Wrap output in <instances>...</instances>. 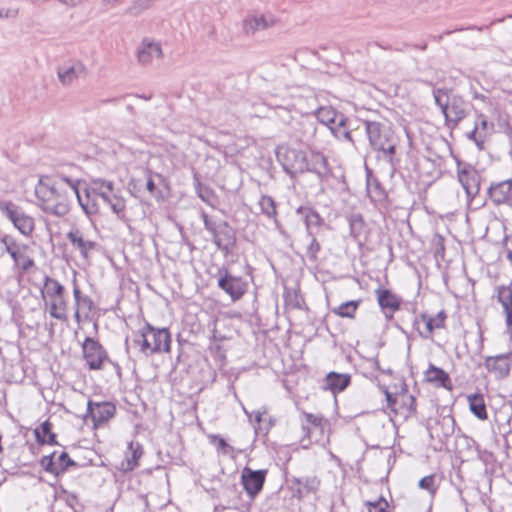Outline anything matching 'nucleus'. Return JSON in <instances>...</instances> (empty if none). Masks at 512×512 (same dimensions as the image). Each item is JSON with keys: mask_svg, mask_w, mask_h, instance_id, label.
<instances>
[{"mask_svg": "<svg viewBox=\"0 0 512 512\" xmlns=\"http://www.w3.org/2000/svg\"><path fill=\"white\" fill-rule=\"evenodd\" d=\"M78 178L62 173L54 176H42L35 187V195L41 209L49 214L64 216L69 211L68 200L78 194Z\"/></svg>", "mask_w": 512, "mask_h": 512, "instance_id": "f257e3e1", "label": "nucleus"}, {"mask_svg": "<svg viewBox=\"0 0 512 512\" xmlns=\"http://www.w3.org/2000/svg\"><path fill=\"white\" fill-rule=\"evenodd\" d=\"M365 132L369 146L376 153V158L386 162L394 172L399 164L396 158L399 137L390 125L384 122L364 120Z\"/></svg>", "mask_w": 512, "mask_h": 512, "instance_id": "f03ea898", "label": "nucleus"}, {"mask_svg": "<svg viewBox=\"0 0 512 512\" xmlns=\"http://www.w3.org/2000/svg\"><path fill=\"white\" fill-rule=\"evenodd\" d=\"M40 293L49 315L56 320L67 321L68 301L65 296V287L55 278L46 275Z\"/></svg>", "mask_w": 512, "mask_h": 512, "instance_id": "7ed1b4c3", "label": "nucleus"}, {"mask_svg": "<svg viewBox=\"0 0 512 512\" xmlns=\"http://www.w3.org/2000/svg\"><path fill=\"white\" fill-rule=\"evenodd\" d=\"M433 97L440 108L448 128H455L467 116L468 104L459 95H448V89H433Z\"/></svg>", "mask_w": 512, "mask_h": 512, "instance_id": "20e7f679", "label": "nucleus"}, {"mask_svg": "<svg viewBox=\"0 0 512 512\" xmlns=\"http://www.w3.org/2000/svg\"><path fill=\"white\" fill-rule=\"evenodd\" d=\"M133 342L146 356L170 351V333L167 328L157 329L151 324L145 326L135 334Z\"/></svg>", "mask_w": 512, "mask_h": 512, "instance_id": "39448f33", "label": "nucleus"}, {"mask_svg": "<svg viewBox=\"0 0 512 512\" xmlns=\"http://www.w3.org/2000/svg\"><path fill=\"white\" fill-rule=\"evenodd\" d=\"M0 212L24 236L34 231V218L28 215L19 205L12 201L0 200Z\"/></svg>", "mask_w": 512, "mask_h": 512, "instance_id": "423d86ee", "label": "nucleus"}, {"mask_svg": "<svg viewBox=\"0 0 512 512\" xmlns=\"http://www.w3.org/2000/svg\"><path fill=\"white\" fill-rule=\"evenodd\" d=\"M277 157L283 170L291 177L307 171V153L303 150L290 147L280 148Z\"/></svg>", "mask_w": 512, "mask_h": 512, "instance_id": "0eeeda50", "label": "nucleus"}, {"mask_svg": "<svg viewBox=\"0 0 512 512\" xmlns=\"http://www.w3.org/2000/svg\"><path fill=\"white\" fill-rule=\"evenodd\" d=\"M217 285L233 301H237L246 293L248 284L240 276L232 275L226 267H221L217 272Z\"/></svg>", "mask_w": 512, "mask_h": 512, "instance_id": "6e6552de", "label": "nucleus"}, {"mask_svg": "<svg viewBox=\"0 0 512 512\" xmlns=\"http://www.w3.org/2000/svg\"><path fill=\"white\" fill-rule=\"evenodd\" d=\"M457 176L466 193V199L475 200L481 187L480 173L472 165L465 164L463 167L458 166Z\"/></svg>", "mask_w": 512, "mask_h": 512, "instance_id": "1a4fd4ad", "label": "nucleus"}, {"mask_svg": "<svg viewBox=\"0 0 512 512\" xmlns=\"http://www.w3.org/2000/svg\"><path fill=\"white\" fill-rule=\"evenodd\" d=\"M267 473V469L253 470L248 466L243 468L241 473V484L244 491L251 499H254L262 491Z\"/></svg>", "mask_w": 512, "mask_h": 512, "instance_id": "9d476101", "label": "nucleus"}, {"mask_svg": "<svg viewBox=\"0 0 512 512\" xmlns=\"http://www.w3.org/2000/svg\"><path fill=\"white\" fill-rule=\"evenodd\" d=\"M487 196L493 205L512 209V179L491 182L487 188Z\"/></svg>", "mask_w": 512, "mask_h": 512, "instance_id": "9b49d317", "label": "nucleus"}, {"mask_svg": "<svg viewBox=\"0 0 512 512\" xmlns=\"http://www.w3.org/2000/svg\"><path fill=\"white\" fill-rule=\"evenodd\" d=\"M84 359L91 370H99L105 360L107 353L101 344L91 337H86L82 345Z\"/></svg>", "mask_w": 512, "mask_h": 512, "instance_id": "f8f14e48", "label": "nucleus"}, {"mask_svg": "<svg viewBox=\"0 0 512 512\" xmlns=\"http://www.w3.org/2000/svg\"><path fill=\"white\" fill-rule=\"evenodd\" d=\"M116 406L112 402H94L89 400L87 403L86 418H90L95 427L108 422L114 417Z\"/></svg>", "mask_w": 512, "mask_h": 512, "instance_id": "ddd939ff", "label": "nucleus"}, {"mask_svg": "<svg viewBox=\"0 0 512 512\" xmlns=\"http://www.w3.org/2000/svg\"><path fill=\"white\" fill-rule=\"evenodd\" d=\"M56 455V452H52L41 458L40 464L46 472L58 476L70 466L77 467V463L69 457L68 453L63 451L57 458Z\"/></svg>", "mask_w": 512, "mask_h": 512, "instance_id": "4468645a", "label": "nucleus"}, {"mask_svg": "<svg viewBox=\"0 0 512 512\" xmlns=\"http://www.w3.org/2000/svg\"><path fill=\"white\" fill-rule=\"evenodd\" d=\"M212 241L227 256L236 245V233L227 221H220V228L212 235Z\"/></svg>", "mask_w": 512, "mask_h": 512, "instance_id": "2eb2a0df", "label": "nucleus"}, {"mask_svg": "<svg viewBox=\"0 0 512 512\" xmlns=\"http://www.w3.org/2000/svg\"><path fill=\"white\" fill-rule=\"evenodd\" d=\"M494 297L501 305L505 317L506 333L512 338V285L497 286Z\"/></svg>", "mask_w": 512, "mask_h": 512, "instance_id": "dca6fc26", "label": "nucleus"}, {"mask_svg": "<svg viewBox=\"0 0 512 512\" xmlns=\"http://www.w3.org/2000/svg\"><path fill=\"white\" fill-rule=\"evenodd\" d=\"M307 171L313 173L322 181H327L332 174L327 158L318 151H311L307 154Z\"/></svg>", "mask_w": 512, "mask_h": 512, "instance_id": "f3484780", "label": "nucleus"}, {"mask_svg": "<svg viewBox=\"0 0 512 512\" xmlns=\"http://www.w3.org/2000/svg\"><path fill=\"white\" fill-rule=\"evenodd\" d=\"M72 248L80 253L83 260L89 261L91 252L96 249L97 243L95 241L86 239L83 232L78 228H72L67 233Z\"/></svg>", "mask_w": 512, "mask_h": 512, "instance_id": "a211bd4d", "label": "nucleus"}, {"mask_svg": "<svg viewBox=\"0 0 512 512\" xmlns=\"http://www.w3.org/2000/svg\"><path fill=\"white\" fill-rule=\"evenodd\" d=\"M511 356V353L488 356L485 358V368L496 378L504 379L510 374Z\"/></svg>", "mask_w": 512, "mask_h": 512, "instance_id": "6ab92c4d", "label": "nucleus"}, {"mask_svg": "<svg viewBox=\"0 0 512 512\" xmlns=\"http://www.w3.org/2000/svg\"><path fill=\"white\" fill-rule=\"evenodd\" d=\"M162 57L160 43L150 39H144L137 49V59L140 65L148 66L155 59Z\"/></svg>", "mask_w": 512, "mask_h": 512, "instance_id": "aec40b11", "label": "nucleus"}, {"mask_svg": "<svg viewBox=\"0 0 512 512\" xmlns=\"http://www.w3.org/2000/svg\"><path fill=\"white\" fill-rule=\"evenodd\" d=\"M366 191L369 199L375 205H382L387 201L388 194L372 171L366 167Z\"/></svg>", "mask_w": 512, "mask_h": 512, "instance_id": "412c9836", "label": "nucleus"}, {"mask_svg": "<svg viewBox=\"0 0 512 512\" xmlns=\"http://www.w3.org/2000/svg\"><path fill=\"white\" fill-rule=\"evenodd\" d=\"M429 433L432 438L443 442L453 435L455 430V420L451 415H445L437 419L434 425L429 427Z\"/></svg>", "mask_w": 512, "mask_h": 512, "instance_id": "4be33fe9", "label": "nucleus"}, {"mask_svg": "<svg viewBox=\"0 0 512 512\" xmlns=\"http://www.w3.org/2000/svg\"><path fill=\"white\" fill-rule=\"evenodd\" d=\"M377 300L386 318H392L393 314L399 310L401 300L392 291L388 289H377Z\"/></svg>", "mask_w": 512, "mask_h": 512, "instance_id": "5701e85b", "label": "nucleus"}, {"mask_svg": "<svg viewBox=\"0 0 512 512\" xmlns=\"http://www.w3.org/2000/svg\"><path fill=\"white\" fill-rule=\"evenodd\" d=\"M425 381L434 384L437 387L446 390H452L453 385L449 374L440 367L430 363L427 370L424 372Z\"/></svg>", "mask_w": 512, "mask_h": 512, "instance_id": "b1692460", "label": "nucleus"}, {"mask_svg": "<svg viewBox=\"0 0 512 512\" xmlns=\"http://www.w3.org/2000/svg\"><path fill=\"white\" fill-rule=\"evenodd\" d=\"M296 213L304 220L307 236L317 234V231L323 224V219L319 213L311 207L300 206Z\"/></svg>", "mask_w": 512, "mask_h": 512, "instance_id": "393cba45", "label": "nucleus"}, {"mask_svg": "<svg viewBox=\"0 0 512 512\" xmlns=\"http://www.w3.org/2000/svg\"><path fill=\"white\" fill-rule=\"evenodd\" d=\"M275 23L272 16L252 15L243 20V31L247 35H253L257 31H262Z\"/></svg>", "mask_w": 512, "mask_h": 512, "instance_id": "a878e982", "label": "nucleus"}, {"mask_svg": "<svg viewBox=\"0 0 512 512\" xmlns=\"http://www.w3.org/2000/svg\"><path fill=\"white\" fill-rule=\"evenodd\" d=\"M351 383V375L347 373L329 372L325 377V389L334 395L344 391Z\"/></svg>", "mask_w": 512, "mask_h": 512, "instance_id": "bb28decb", "label": "nucleus"}, {"mask_svg": "<svg viewBox=\"0 0 512 512\" xmlns=\"http://www.w3.org/2000/svg\"><path fill=\"white\" fill-rule=\"evenodd\" d=\"M76 196L79 205L87 215L96 214L99 210L97 203V196L91 191L89 187L84 188V194L80 192V185L78 186V194Z\"/></svg>", "mask_w": 512, "mask_h": 512, "instance_id": "cd10ccee", "label": "nucleus"}, {"mask_svg": "<svg viewBox=\"0 0 512 512\" xmlns=\"http://www.w3.org/2000/svg\"><path fill=\"white\" fill-rule=\"evenodd\" d=\"M127 448L130 456H128L126 461L121 463L119 467V469L123 472H129L136 469L139 465L138 460L143 454V448L139 442L131 441L128 443Z\"/></svg>", "mask_w": 512, "mask_h": 512, "instance_id": "c85d7f7f", "label": "nucleus"}, {"mask_svg": "<svg viewBox=\"0 0 512 512\" xmlns=\"http://www.w3.org/2000/svg\"><path fill=\"white\" fill-rule=\"evenodd\" d=\"M85 73V67L81 63L63 66L58 69V78L63 85H70Z\"/></svg>", "mask_w": 512, "mask_h": 512, "instance_id": "c756f323", "label": "nucleus"}, {"mask_svg": "<svg viewBox=\"0 0 512 512\" xmlns=\"http://www.w3.org/2000/svg\"><path fill=\"white\" fill-rule=\"evenodd\" d=\"M293 483L298 485L295 496L298 499L304 498L306 495L316 492L319 488V480L316 477L295 478Z\"/></svg>", "mask_w": 512, "mask_h": 512, "instance_id": "7c9ffc66", "label": "nucleus"}, {"mask_svg": "<svg viewBox=\"0 0 512 512\" xmlns=\"http://www.w3.org/2000/svg\"><path fill=\"white\" fill-rule=\"evenodd\" d=\"M469 409L471 413L480 420L488 418L484 397L480 393H474L467 396Z\"/></svg>", "mask_w": 512, "mask_h": 512, "instance_id": "2f4dec72", "label": "nucleus"}, {"mask_svg": "<svg viewBox=\"0 0 512 512\" xmlns=\"http://www.w3.org/2000/svg\"><path fill=\"white\" fill-rule=\"evenodd\" d=\"M88 187L102 201L115 191L114 183L102 178L92 179Z\"/></svg>", "mask_w": 512, "mask_h": 512, "instance_id": "473e14b6", "label": "nucleus"}, {"mask_svg": "<svg viewBox=\"0 0 512 512\" xmlns=\"http://www.w3.org/2000/svg\"><path fill=\"white\" fill-rule=\"evenodd\" d=\"M312 113L321 124L328 128L336 123L338 116L341 114L331 106H319Z\"/></svg>", "mask_w": 512, "mask_h": 512, "instance_id": "72a5a7b5", "label": "nucleus"}, {"mask_svg": "<svg viewBox=\"0 0 512 512\" xmlns=\"http://www.w3.org/2000/svg\"><path fill=\"white\" fill-rule=\"evenodd\" d=\"M331 133L339 140L353 142L351 132L348 128V118L344 114H340L335 124L329 127Z\"/></svg>", "mask_w": 512, "mask_h": 512, "instance_id": "f704fd0d", "label": "nucleus"}, {"mask_svg": "<svg viewBox=\"0 0 512 512\" xmlns=\"http://www.w3.org/2000/svg\"><path fill=\"white\" fill-rule=\"evenodd\" d=\"M103 203L107 205L119 219H125L126 202L123 197L118 195L116 190L111 193L107 199H104Z\"/></svg>", "mask_w": 512, "mask_h": 512, "instance_id": "c9c22d12", "label": "nucleus"}, {"mask_svg": "<svg viewBox=\"0 0 512 512\" xmlns=\"http://www.w3.org/2000/svg\"><path fill=\"white\" fill-rule=\"evenodd\" d=\"M361 300H350L332 309V312L342 318H354Z\"/></svg>", "mask_w": 512, "mask_h": 512, "instance_id": "e433bc0d", "label": "nucleus"}, {"mask_svg": "<svg viewBox=\"0 0 512 512\" xmlns=\"http://www.w3.org/2000/svg\"><path fill=\"white\" fill-rule=\"evenodd\" d=\"M259 206L262 214L270 219H273L274 223L278 225L277 209L274 199L271 196L262 195L259 200Z\"/></svg>", "mask_w": 512, "mask_h": 512, "instance_id": "4c0bfd02", "label": "nucleus"}, {"mask_svg": "<svg viewBox=\"0 0 512 512\" xmlns=\"http://www.w3.org/2000/svg\"><path fill=\"white\" fill-rule=\"evenodd\" d=\"M350 236L357 240L363 233L365 222L361 214H352L349 219Z\"/></svg>", "mask_w": 512, "mask_h": 512, "instance_id": "58836bf2", "label": "nucleus"}, {"mask_svg": "<svg viewBox=\"0 0 512 512\" xmlns=\"http://www.w3.org/2000/svg\"><path fill=\"white\" fill-rule=\"evenodd\" d=\"M422 318L426 323V328H427V331L429 334H432V332L435 329H440L445 326L446 314L443 310L438 312L433 317H428L426 315H422Z\"/></svg>", "mask_w": 512, "mask_h": 512, "instance_id": "ea45409f", "label": "nucleus"}, {"mask_svg": "<svg viewBox=\"0 0 512 512\" xmlns=\"http://www.w3.org/2000/svg\"><path fill=\"white\" fill-rule=\"evenodd\" d=\"M155 0H133L125 10L127 15L136 17L148 10Z\"/></svg>", "mask_w": 512, "mask_h": 512, "instance_id": "a19ab883", "label": "nucleus"}, {"mask_svg": "<svg viewBox=\"0 0 512 512\" xmlns=\"http://www.w3.org/2000/svg\"><path fill=\"white\" fill-rule=\"evenodd\" d=\"M245 414L248 416L249 421L253 423V427L256 434H267L269 428L268 427H262V415L263 413L260 410L253 411L249 413L245 408H243Z\"/></svg>", "mask_w": 512, "mask_h": 512, "instance_id": "79ce46f5", "label": "nucleus"}, {"mask_svg": "<svg viewBox=\"0 0 512 512\" xmlns=\"http://www.w3.org/2000/svg\"><path fill=\"white\" fill-rule=\"evenodd\" d=\"M210 439L211 443L216 445L218 453L234 457L233 454L235 452V449L231 445H229L223 437H221L220 435H212Z\"/></svg>", "mask_w": 512, "mask_h": 512, "instance_id": "37998d69", "label": "nucleus"}, {"mask_svg": "<svg viewBox=\"0 0 512 512\" xmlns=\"http://www.w3.org/2000/svg\"><path fill=\"white\" fill-rule=\"evenodd\" d=\"M304 422L302 423V430L305 435L309 436L310 428L308 425H311L314 428H319L322 423V417L311 414V413H303Z\"/></svg>", "mask_w": 512, "mask_h": 512, "instance_id": "c03bdc74", "label": "nucleus"}, {"mask_svg": "<svg viewBox=\"0 0 512 512\" xmlns=\"http://www.w3.org/2000/svg\"><path fill=\"white\" fill-rule=\"evenodd\" d=\"M24 252L25 249H19L9 255L16 265L21 266L24 270H28L33 265V260L27 258Z\"/></svg>", "mask_w": 512, "mask_h": 512, "instance_id": "a18cd8bd", "label": "nucleus"}, {"mask_svg": "<svg viewBox=\"0 0 512 512\" xmlns=\"http://www.w3.org/2000/svg\"><path fill=\"white\" fill-rule=\"evenodd\" d=\"M0 241L4 245L5 251L8 254H11L12 252L19 249H26V245L20 244L19 242L16 241V239L13 236L9 234H4L1 237Z\"/></svg>", "mask_w": 512, "mask_h": 512, "instance_id": "49530a36", "label": "nucleus"}, {"mask_svg": "<svg viewBox=\"0 0 512 512\" xmlns=\"http://www.w3.org/2000/svg\"><path fill=\"white\" fill-rule=\"evenodd\" d=\"M52 432V425L47 420L44 421L38 428L35 429V437L38 443L44 444V439Z\"/></svg>", "mask_w": 512, "mask_h": 512, "instance_id": "de8ad7c7", "label": "nucleus"}, {"mask_svg": "<svg viewBox=\"0 0 512 512\" xmlns=\"http://www.w3.org/2000/svg\"><path fill=\"white\" fill-rule=\"evenodd\" d=\"M366 505L368 507L367 512H389L388 502L383 497L376 501H368Z\"/></svg>", "mask_w": 512, "mask_h": 512, "instance_id": "09e8293b", "label": "nucleus"}, {"mask_svg": "<svg viewBox=\"0 0 512 512\" xmlns=\"http://www.w3.org/2000/svg\"><path fill=\"white\" fill-rule=\"evenodd\" d=\"M317 234H313V236H308L310 238V243L307 247L306 253L310 260H317L318 253L321 249L320 243L316 238Z\"/></svg>", "mask_w": 512, "mask_h": 512, "instance_id": "8fccbe9b", "label": "nucleus"}, {"mask_svg": "<svg viewBox=\"0 0 512 512\" xmlns=\"http://www.w3.org/2000/svg\"><path fill=\"white\" fill-rule=\"evenodd\" d=\"M475 127H478V129L482 131V133H485L486 138L493 130V124L490 123L487 120V117L483 114H479L477 116V119L475 121Z\"/></svg>", "mask_w": 512, "mask_h": 512, "instance_id": "3c124183", "label": "nucleus"}, {"mask_svg": "<svg viewBox=\"0 0 512 512\" xmlns=\"http://www.w3.org/2000/svg\"><path fill=\"white\" fill-rule=\"evenodd\" d=\"M419 487L427 490L430 494H435L437 487L435 485V475L431 474L420 479Z\"/></svg>", "mask_w": 512, "mask_h": 512, "instance_id": "603ef678", "label": "nucleus"}, {"mask_svg": "<svg viewBox=\"0 0 512 512\" xmlns=\"http://www.w3.org/2000/svg\"><path fill=\"white\" fill-rule=\"evenodd\" d=\"M467 138L472 140L479 149H483L486 137L485 133H482L478 127L474 126L473 130L467 134Z\"/></svg>", "mask_w": 512, "mask_h": 512, "instance_id": "864d4df0", "label": "nucleus"}, {"mask_svg": "<svg viewBox=\"0 0 512 512\" xmlns=\"http://www.w3.org/2000/svg\"><path fill=\"white\" fill-rule=\"evenodd\" d=\"M204 228L211 234V236L220 228V221L217 222L210 218L205 212H201Z\"/></svg>", "mask_w": 512, "mask_h": 512, "instance_id": "5fc2aeb1", "label": "nucleus"}, {"mask_svg": "<svg viewBox=\"0 0 512 512\" xmlns=\"http://www.w3.org/2000/svg\"><path fill=\"white\" fill-rule=\"evenodd\" d=\"M196 191H197V195H198V197H199L202 201H204V202H206V203H210V202H209V198H210V196H211V191H210L208 188H206V187H202V186H201V184L198 182V183H197V186H196Z\"/></svg>", "mask_w": 512, "mask_h": 512, "instance_id": "6e6d98bb", "label": "nucleus"}, {"mask_svg": "<svg viewBox=\"0 0 512 512\" xmlns=\"http://www.w3.org/2000/svg\"><path fill=\"white\" fill-rule=\"evenodd\" d=\"M504 249L506 252V258L512 266V233L504 238Z\"/></svg>", "mask_w": 512, "mask_h": 512, "instance_id": "4d7b16f0", "label": "nucleus"}, {"mask_svg": "<svg viewBox=\"0 0 512 512\" xmlns=\"http://www.w3.org/2000/svg\"><path fill=\"white\" fill-rule=\"evenodd\" d=\"M382 391H383V393L386 396L388 408H390L393 411H396V404H397L396 403V401H397L396 396L394 394L390 393L385 386L382 387Z\"/></svg>", "mask_w": 512, "mask_h": 512, "instance_id": "13d9d810", "label": "nucleus"}, {"mask_svg": "<svg viewBox=\"0 0 512 512\" xmlns=\"http://www.w3.org/2000/svg\"><path fill=\"white\" fill-rule=\"evenodd\" d=\"M485 202L486 201L484 199H479L478 196H475V200H467L468 207L471 210L480 209L481 207H483L485 205Z\"/></svg>", "mask_w": 512, "mask_h": 512, "instance_id": "bf43d9fd", "label": "nucleus"}, {"mask_svg": "<svg viewBox=\"0 0 512 512\" xmlns=\"http://www.w3.org/2000/svg\"><path fill=\"white\" fill-rule=\"evenodd\" d=\"M73 296L75 300V307L81 308V300L84 298L79 287L74 282Z\"/></svg>", "mask_w": 512, "mask_h": 512, "instance_id": "052dcab7", "label": "nucleus"}, {"mask_svg": "<svg viewBox=\"0 0 512 512\" xmlns=\"http://www.w3.org/2000/svg\"><path fill=\"white\" fill-rule=\"evenodd\" d=\"M61 4L66 5L70 8L77 7L81 5L84 0H58Z\"/></svg>", "mask_w": 512, "mask_h": 512, "instance_id": "680f3d73", "label": "nucleus"}, {"mask_svg": "<svg viewBox=\"0 0 512 512\" xmlns=\"http://www.w3.org/2000/svg\"><path fill=\"white\" fill-rule=\"evenodd\" d=\"M464 30H478V31H482L483 27H477V26L458 27V28H455L454 30H448L444 34L449 35V34H451L453 32L464 31Z\"/></svg>", "mask_w": 512, "mask_h": 512, "instance_id": "e2e57ef3", "label": "nucleus"}, {"mask_svg": "<svg viewBox=\"0 0 512 512\" xmlns=\"http://www.w3.org/2000/svg\"><path fill=\"white\" fill-rule=\"evenodd\" d=\"M93 306V302L90 297L84 296V298L81 300V309H88L91 310Z\"/></svg>", "mask_w": 512, "mask_h": 512, "instance_id": "0e129e2a", "label": "nucleus"}, {"mask_svg": "<svg viewBox=\"0 0 512 512\" xmlns=\"http://www.w3.org/2000/svg\"><path fill=\"white\" fill-rule=\"evenodd\" d=\"M56 443H57V442H56V435H55L53 432H51V433L48 435V437H46V438L44 439V444L54 445V444H56Z\"/></svg>", "mask_w": 512, "mask_h": 512, "instance_id": "69168bd1", "label": "nucleus"}, {"mask_svg": "<svg viewBox=\"0 0 512 512\" xmlns=\"http://www.w3.org/2000/svg\"><path fill=\"white\" fill-rule=\"evenodd\" d=\"M146 188L150 193H154V191L156 190V184L151 178L148 179L146 183Z\"/></svg>", "mask_w": 512, "mask_h": 512, "instance_id": "338daca9", "label": "nucleus"}, {"mask_svg": "<svg viewBox=\"0 0 512 512\" xmlns=\"http://www.w3.org/2000/svg\"><path fill=\"white\" fill-rule=\"evenodd\" d=\"M472 96L474 99L481 100L482 102H486V100L488 99L486 95L478 93L477 91H473Z\"/></svg>", "mask_w": 512, "mask_h": 512, "instance_id": "774afa93", "label": "nucleus"}]
</instances>
